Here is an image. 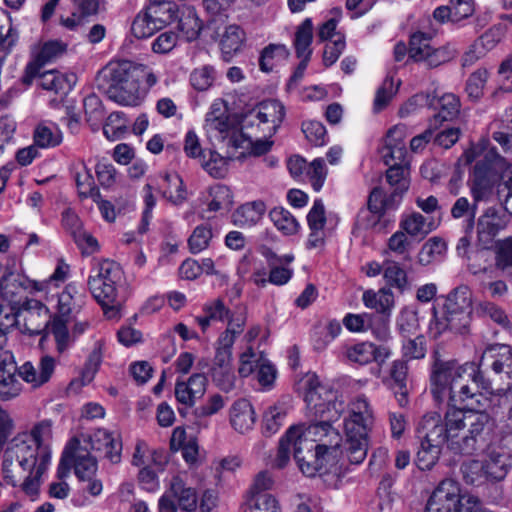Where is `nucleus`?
Listing matches in <instances>:
<instances>
[{"label":"nucleus","instance_id":"obj_1","mask_svg":"<svg viewBox=\"0 0 512 512\" xmlns=\"http://www.w3.org/2000/svg\"><path fill=\"white\" fill-rule=\"evenodd\" d=\"M431 393L438 403L449 398L466 402L478 394L500 393L512 387V348L494 344L485 349L479 364L435 358L431 370Z\"/></svg>","mask_w":512,"mask_h":512},{"label":"nucleus","instance_id":"obj_2","mask_svg":"<svg viewBox=\"0 0 512 512\" xmlns=\"http://www.w3.org/2000/svg\"><path fill=\"white\" fill-rule=\"evenodd\" d=\"M449 406L441 416V426L447 438V449L453 454L473 455L487 446L494 424L488 413L456 407L458 402L449 398Z\"/></svg>","mask_w":512,"mask_h":512},{"label":"nucleus","instance_id":"obj_3","mask_svg":"<svg viewBox=\"0 0 512 512\" xmlns=\"http://www.w3.org/2000/svg\"><path fill=\"white\" fill-rule=\"evenodd\" d=\"M299 435L296 428L287 430L279 441L273 466L278 469L284 468L290 460V449L293 447L294 459L304 475L314 477L328 473L336 464L328 461L326 456L314 447V443L304 440Z\"/></svg>","mask_w":512,"mask_h":512},{"label":"nucleus","instance_id":"obj_4","mask_svg":"<svg viewBox=\"0 0 512 512\" xmlns=\"http://www.w3.org/2000/svg\"><path fill=\"white\" fill-rule=\"evenodd\" d=\"M54 369L55 360L48 355L40 359L38 368L29 361L17 367L12 359L2 360L0 362V400L9 401L21 394L23 385L18 377L30 384L32 388H38L50 380Z\"/></svg>","mask_w":512,"mask_h":512},{"label":"nucleus","instance_id":"obj_5","mask_svg":"<svg viewBox=\"0 0 512 512\" xmlns=\"http://www.w3.org/2000/svg\"><path fill=\"white\" fill-rule=\"evenodd\" d=\"M374 425L373 410L364 395L350 403L349 416L344 420L345 453L351 464L362 463L368 452V435Z\"/></svg>","mask_w":512,"mask_h":512},{"label":"nucleus","instance_id":"obj_6","mask_svg":"<svg viewBox=\"0 0 512 512\" xmlns=\"http://www.w3.org/2000/svg\"><path fill=\"white\" fill-rule=\"evenodd\" d=\"M416 437L420 447L415 463L420 470H430L439 461L443 446H447V438L442 432L441 415L438 412L424 414L417 424Z\"/></svg>","mask_w":512,"mask_h":512},{"label":"nucleus","instance_id":"obj_7","mask_svg":"<svg viewBox=\"0 0 512 512\" xmlns=\"http://www.w3.org/2000/svg\"><path fill=\"white\" fill-rule=\"evenodd\" d=\"M137 72L138 69L129 62L110 67L104 74L107 80L104 90L108 98L124 106L139 105L142 98Z\"/></svg>","mask_w":512,"mask_h":512},{"label":"nucleus","instance_id":"obj_8","mask_svg":"<svg viewBox=\"0 0 512 512\" xmlns=\"http://www.w3.org/2000/svg\"><path fill=\"white\" fill-rule=\"evenodd\" d=\"M290 428H296L297 434L304 440L314 443V447L323 453L328 461L337 464L340 456L343 454L341 449L342 436L328 422H318L307 427L303 425H294Z\"/></svg>","mask_w":512,"mask_h":512},{"label":"nucleus","instance_id":"obj_9","mask_svg":"<svg viewBox=\"0 0 512 512\" xmlns=\"http://www.w3.org/2000/svg\"><path fill=\"white\" fill-rule=\"evenodd\" d=\"M47 467L48 465L42 464L40 461L38 468L34 469L3 457L2 475L8 485L19 487L25 495L33 500L38 496L42 476Z\"/></svg>","mask_w":512,"mask_h":512},{"label":"nucleus","instance_id":"obj_10","mask_svg":"<svg viewBox=\"0 0 512 512\" xmlns=\"http://www.w3.org/2000/svg\"><path fill=\"white\" fill-rule=\"evenodd\" d=\"M395 197L387 198L381 186L374 187L369 193L367 207H363L357 213L355 227L357 229H381V218L397 209L394 205Z\"/></svg>","mask_w":512,"mask_h":512},{"label":"nucleus","instance_id":"obj_11","mask_svg":"<svg viewBox=\"0 0 512 512\" xmlns=\"http://www.w3.org/2000/svg\"><path fill=\"white\" fill-rule=\"evenodd\" d=\"M466 496L461 495L458 483L443 480L433 491L426 504V512H466Z\"/></svg>","mask_w":512,"mask_h":512},{"label":"nucleus","instance_id":"obj_12","mask_svg":"<svg viewBox=\"0 0 512 512\" xmlns=\"http://www.w3.org/2000/svg\"><path fill=\"white\" fill-rule=\"evenodd\" d=\"M416 105H428L438 109L433 116L431 125H440L444 121H451L457 117L460 111L459 99L454 94H444L442 97L435 99L428 94L420 93L414 95L405 106L400 110L403 115L404 111L409 112L410 108Z\"/></svg>","mask_w":512,"mask_h":512},{"label":"nucleus","instance_id":"obj_13","mask_svg":"<svg viewBox=\"0 0 512 512\" xmlns=\"http://www.w3.org/2000/svg\"><path fill=\"white\" fill-rule=\"evenodd\" d=\"M497 179L493 162L488 155L476 162L469 180L470 191L475 202L488 200Z\"/></svg>","mask_w":512,"mask_h":512},{"label":"nucleus","instance_id":"obj_14","mask_svg":"<svg viewBox=\"0 0 512 512\" xmlns=\"http://www.w3.org/2000/svg\"><path fill=\"white\" fill-rule=\"evenodd\" d=\"M507 218L495 207H488L477 219V243L481 249H491L497 234L506 227Z\"/></svg>","mask_w":512,"mask_h":512},{"label":"nucleus","instance_id":"obj_15","mask_svg":"<svg viewBox=\"0 0 512 512\" xmlns=\"http://www.w3.org/2000/svg\"><path fill=\"white\" fill-rule=\"evenodd\" d=\"M67 44L60 40H50L45 42L40 51L37 53L35 58L29 62L24 70L22 76L23 84L29 86L34 82L36 74L42 69V67L55 61L66 53Z\"/></svg>","mask_w":512,"mask_h":512},{"label":"nucleus","instance_id":"obj_16","mask_svg":"<svg viewBox=\"0 0 512 512\" xmlns=\"http://www.w3.org/2000/svg\"><path fill=\"white\" fill-rule=\"evenodd\" d=\"M301 388L304 390V401L311 412L323 411L322 404L335 399V391L331 386L322 384L318 376L308 373L301 380Z\"/></svg>","mask_w":512,"mask_h":512},{"label":"nucleus","instance_id":"obj_17","mask_svg":"<svg viewBox=\"0 0 512 512\" xmlns=\"http://www.w3.org/2000/svg\"><path fill=\"white\" fill-rule=\"evenodd\" d=\"M472 311H457L443 309L440 317L434 309V322L431 323V329L436 330V334L440 335L446 331L455 334H467L470 331Z\"/></svg>","mask_w":512,"mask_h":512},{"label":"nucleus","instance_id":"obj_18","mask_svg":"<svg viewBox=\"0 0 512 512\" xmlns=\"http://www.w3.org/2000/svg\"><path fill=\"white\" fill-rule=\"evenodd\" d=\"M486 454L482 464L485 468L488 481L499 482L502 481L512 465L511 457L505 448L501 446L488 445L485 447Z\"/></svg>","mask_w":512,"mask_h":512},{"label":"nucleus","instance_id":"obj_19","mask_svg":"<svg viewBox=\"0 0 512 512\" xmlns=\"http://www.w3.org/2000/svg\"><path fill=\"white\" fill-rule=\"evenodd\" d=\"M66 455H71L74 473L78 480L97 474L98 463L92 456L87 446H81L80 441L73 438L66 446Z\"/></svg>","mask_w":512,"mask_h":512},{"label":"nucleus","instance_id":"obj_20","mask_svg":"<svg viewBox=\"0 0 512 512\" xmlns=\"http://www.w3.org/2000/svg\"><path fill=\"white\" fill-rule=\"evenodd\" d=\"M3 457L14 462L24 464L26 467L38 468L40 455L34 443L26 441L21 435L15 436L7 445Z\"/></svg>","mask_w":512,"mask_h":512},{"label":"nucleus","instance_id":"obj_21","mask_svg":"<svg viewBox=\"0 0 512 512\" xmlns=\"http://www.w3.org/2000/svg\"><path fill=\"white\" fill-rule=\"evenodd\" d=\"M27 442L34 443L40 455L42 464L49 465L51 461L50 441L52 439V421L42 420L35 424L29 433L20 434Z\"/></svg>","mask_w":512,"mask_h":512},{"label":"nucleus","instance_id":"obj_22","mask_svg":"<svg viewBox=\"0 0 512 512\" xmlns=\"http://www.w3.org/2000/svg\"><path fill=\"white\" fill-rule=\"evenodd\" d=\"M405 126L396 125L389 129L385 138V144L381 148V157L386 165L391 162H404L406 147L404 142Z\"/></svg>","mask_w":512,"mask_h":512},{"label":"nucleus","instance_id":"obj_23","mask_svg":"<svg viewBox=\"0 0 512 512\" xmlns=\"http://www.w3.org/2000/svg\"><path fill=\"white\" fill-rule=\"evenodd\" d=\"M38 85L44 90L53 91L54 93L66 94L75 84V75H65L57 70L39 71L34 78Z\"/></svg>","mask_w":512,"mask_h":512},{"label":"nucleus","instance_id":"obj_24","mask_svg":"<svg viewBox=\"0 0 512 512\" xmlns=\"http://www.w3.org/2000/svg\"><path fill=\"white\" fill-rule=\"evenodd\" d=\"M0 273L2 274L0 278L1 295L5 300L13 302L17 295L28 288V280L24 275L15 272L8 266H0Z\"/></svg>","mask_w":512,"mask_h":512},{"label":"nucleus","instance_id":"obj_25","mask_svg":"<svg viewBox=\"0 0 512 512\" xmlns=\"http://www.w3.org/2000/svg\"><path fill=\"white\" fill-rule=\"evenodd\" d=\"M94 299L101 305L107 318L113 319L119 316L120 303L117 301V288L107 282H100L98 289L88 286Z\"/></svg>","mask_w":512,"mask_h":512},{"label":"nucleus","instance_id":"obj_26","mask_svg":"<svg viewBox=\"0 0 512 512\" xmlns=\"http://www.w3.org/2000/svg\"><path fill=\"white\" fill-rule=\"evenodd\" d=\"M388 166L385 178L392 188V192L387 195V198L395 197L394 205L398 207L403 194L409 188L408 171L404 167L403 162H391Z\"/></svg>","mask_w":512,"mask_h":512},{"label":"nucleus","instance_id":"obj_27","mask_svg":"<svg viewBox=\"0 0 512 512\" xmlns=\"http://www.w3.org/2000/svg\"><path fill=\"white\" fill-rule=\"evenodd\" d=\"M230 422L239 433L251 430L255 423V412L247 399L236 400L230 410Z\"/></svg>","mask_w":512,"mask_h":512},{"label":"nucleus","instance_id":"obj_28","mask_svg":"<svg viewBox=\"0 0 512 512\" xmlns=\"http://www.w3.org/2000/svg\"><path fill=\"white\" fill-rule=\"evenodd\" d=\"M73 11L69 17H61V24L68 29H74L91 16L98 14L102 0H71Z\"/></svg>","mask_w":512,"mask_h":512},{"label":"nucleus","instance_id":"obj_29","mask_svg":"<svg viewBox=\"0 0 512 512\" xmlns=\"http://www.w3.org/2000/svg\"><path fill=\"white\" fill-rule=\"evenodd\" d=\"M121 275L122 272L117 263L110 260H103L92 268L87 285L94 286V290L98 289L100 282H107L116 286L121 279Z\"/></svg>","mask_w":512,"mask_h":512},{"label":"nucleus","instance_id":"obj_30","mask_svg":"<svg viewBox=\"0 0 512 512\" xmlns=\"http://www.w3.org/2000/svg\"><path fill=\"white\" fill-rule=\"evenodd\" d=\"M85 294L76 285L68 284L58 297V312L61 317H70L80 312L85 304Z\"/></svg>","mask_w":512,"mask_h":512},{"label":"nucleus","instance_id":"obj_31","mask_svg":"<svg viewBox=\"0 0 512 512\" xmlns=\"http://www.w3.org/2000/svg\"><path fill=\"white\" fill-rule=\"evenodd\" d=\"M408 365L404 360H396L392 363L390 377L392 380L391 388L397 398L400 406L408 403V385H407Z\"/></svg>","mask_w":512,"mask_h":512},{"label":"nucleus","instance_id":"obj_32","mask_svg":"<svg viewBox=\"0 0 512 512\" xmlns=\"http://www.w3.org/2000/svg\"><path fill=\"white\" fill-rule=\"evenodd\" d=\"M158 25L160 29L170 24L178 17V6L172 1L166 0H150L149 5L145 9Z\"/></svg>","mask_w":512,"mask_h":512},{"label":"nucleus","instance_id":"obj_33","mask_svg":"<svg viewBox=\"0 0 512 512\" xmlns=\"http://www.w3.org/2000/svg\"><path fill=\"white\" fill-rule=\"evenodd\" d=\"M74 179L81 199L91 198L99 199V188L95 185V181L91 170L87 168L84 161H80L74 166Z\"/></svg>","mask_w":512,"mask_h":512},{"label":"nucleus","instance_id":"obj_34","mask_svg":"<svg viewBox=\"0 0 512 512\" xmlns=\"http://www.w3.org/2000/svg\"><path fill=\"white\" fill-rule=\"evenodd\" d=\"M245 40L244 31L237 25H230L225 29L220 40L222 58L230 62L233 56L241 50Z\"/></svg>","mask_w":512,"mask_h":512},{"label":"nucleus","instance_id":"obj_35","mask_svg":"<svg viewBox=\"0 0 512 512\" xmlns=\"http://www.w3.org/2000/svg\"><path fill=\"white\" fill-rule=\"evenodd\" d=\"M170 491L178 501L181 510L192 512L197 507V494L191 487H186L179 476H174L170 483Z\"/></svg>","mask_w":512,"mask_h":512},{"label":"nucleus","instance_id":"obj_36","mask_svg":"<svg viewBox=\"0 0 512 512\" xmlns=\"http://www.w3.org/2000/svg\"><path fill=\"white\" fill-rule=\"evenodd\" d=\"M478 203L475 200L470 203L466 197H459L451 207L450 212L454 219L465 218L464 232L467 234L473 233Z\"/></svg>","mask_w":512,"mask_h":512},{"label":"nucleus","instance_id":"obj_37","mask_svg":"<svg viewBox=\"0 0 512 512\" xmlns=\"http://www.w3.org/2000/svg\"><path fill=\"white\" fill-rule=\"evenodd\" d=\"M178 29L183 38L190 42L196 40L201 32L202 24L195 10L187 7L182 10L179 17Z\"/></svg>","mask_w":512,"mask_h":512},{"label":"nucleus","instance_id":"obj_38","mask_svg":"<svg viewBox=\"0 0 512 512\" xmlns=\"http://www.w3.org/2000/svg\"><path fill=\"white\" fill-rule=\"evenodd\" d=\"M401 228L406 234L423 239L435 226L432 221L418 212H414L401 221Z\"/></svg>","mask_w":512,"mask_h":512},{"label":"nucleus","instance_id":"obj_39","mask_svg":"<svg viewBox=\"0 0 512 512\" xmlns=\"http://www.w3.org/2000/svg\"><path fill=\"white\" fill-rule=\"evenodd\" d=\"M313 40V24L310 18H306L296 29L295 38L293 41L297 57L309 55L311 56L312 50L310 49Z\"/></svg>","mask_w":512,"mask_h":512},{"label":"nucleus","instance_id":"obj_40","mask_svg":"<svg viewBox=\"0 0 512 512\" xmlns=\"http://www.w3.org/2000/svg\"><path fill=\"white\" fill-rule=\"evenodd\" d=\"M383 276L389 286L398 289L400 292L410 288L406 271L396 261L387 260L384 262Z\"/></svg>","mask_w":512,"mask_h":512},{"label":"nucleus","instance_id":"obj_41","mask_svg":"<svg viewBox=\"0 0 512 512\" xmlns=\"http://www.w3.org/2000/svg\"><path fill=\"white\" fill-rule=\"evenodd\" d=\"M443 309L472 311V293L469 287L460 285L453 289L446 297Z\"/></svg>","mask_w":512,"mask_h":512},{"label":"nucleus","instance_id":"obj_42","mask_svg":"<svg viewBox=\"0 0 512 512\" xmlns=\"http://www.w3.org/2000/svg\"><path fill=\"white\" fill-rule=\"evenodd\" d=\"M33 138L40 148L56 147L62 142V132L54 125L41 123L35 128Z\"/></svg>","mask_w":512,"mask_h":512},{"label":"nucleus","instance_id":"obj_43","mask_svg":"<svg viewBox=\"0 0 512 512\" xmlns=\"http://www.w3.org/2000/svg\"><path fill=\"white\" fill-rule=\"evenodd\" d=\"M290 55V51L284 44H269L260 55L259 66L264 72L273 70L275 61L286 60Z\"/></svg>","mask_w":512,"mask_h":512},{"label":"nucleus","instance_id":"obj_44","mask_svg":"<svg viewBox=\"0 0 512 512\" xmlns=\"http://www.w3.org/2000/svg\"><path fill=\"white\" fill-rule=\"evenodd\" d=\"M275 227L285 235H293L298 231L299 223L295 217L282 207L273 208L269 213Z\"/></svg>","mask_w":512,"mask_h":512},{"label":"nucleus","instance_id":"obj_45","mask_svg":"<svg viewBox=\"0 0 512 512\" xmlns=\"http://www.w3.org/2000/svg\"><path fill=\"white\" fill-rule=\"evenodd\" d=\"M245 321V316L242 314L236 317H231V319L228 321L227 329L220 335L218 339L217 348L231 351L236 337L243 331Z\"/></svg>","mask_w":512,"mask_h":512},{"label":"nucleus","instance_id":"obj_46","mask_svg":"<svg viewBox=\"0 0 512 512\" xmlns=\"http://www.w3.org/2000/svg\"><path fill=\"white\" fill-rule=\"evenodd\" d=\"M159 30L161 29L156 22L148 16L146 10L139 12L131 24V32L138 39L148 38Z\"/></svg>","mask_w":512,"mask_h":512},{"label":"nucleus","instance_id":"obj_47","mask_svg":"<svg viewBox=\"0 0 512 512\" xmlns=\"http://www.w3.org/2000/svg\"><path fill=\"white\" fill-rule=\"evenodd\" d=\"M445 250L446 244L442 239L438 237L430 238L426 243L423 244L418 253V263L422 266H427L434 262L437 256L442 255Z\"/></svg>","mask_w":512,"mask_h":512},{"label":"nucleus","instance_id":"obj_48","mask_svg":"<svg viewBox=\"0 0 512 512\" xmlns=\"http://www.w3.org/2000/svg\"><path fill=\"white\" fill-rule=\"evenodd\" d=\"M461 473L465 483L479 486L488 481L482 461L469 460L461 465Z\"/></svg>","mask_w":512,"mask_h":512},{"label":"nucleus","instance_id":"obj_49","mask_svg":"<svg viewBox=\"0 0 512 512\" xmlns=\"http://www.w3.org/2000/svg\"><path fill=\"white\" fill-rule=\"evenodd\" d=\"M489 73L481 68L473 72L466 81L465 91L472 101H478L483 96Z\"/></svg>","mask_w":512,"mask_h":512},{"label":"nucleus","instance_id":"obj_50","mask_svg":"<svg viewBox=\"0 0 512 512\" xmlns=\"http://www.w3.org/2000/svg\"><path fill=\"white\" fill-rule=\"evenodd\" d=\"M477 313L484 318H489L501 327L509 329L510 320L505 311L495 303L484 301L478 304Z\"/></svg>","mask_w":512,"mask_h":512},{"label":"nucleus","instance_id":"obj_51","mask_svg":"<svg viewBox=\"0 0 512 512\" xmlns=\"http://www.w3.org/2000/svg\"><path fill=\"white\" fill-rule=\"evenodd\" d=\"M216 79V70L211 65L195 68L190 74V83L198 91L209 89Z\"/></svg>","mask_w":512,"mask_h":512},{"label":"nucleus","instance_id":"obj_52","mask_svg":"<svg viewBox=\"0 0 512 512\" xmlns=\"http://www.w3.org/2000/svg\"><path fill=\"white\" fill-rule=\"evenodd\" d=\"M49 333H51L56 342V349L59 353H63L70 344V335L67 328L66 320L61 317L54 318L46 325Z\"/></svg>","mask_w":512,"mask_h":512},{"label":"nucleus","instance_id":"obj_53","mask_svg":"<svg viewBox=\"0 0 512 512\" xmlns=\"http://www.w3.org/2000/svg\"><path fill=\"white\" fill-rule=\"evenodd\" d=\"M497 196L504 210L512 215V167L502 172L497 186Z\"/></svg>","mask_w":512,"mask_h":512},{"label":"nucleus","instance_id":"obj_54","mask_svg":"<svg viewBox=\"0 0 512 512\" xmlns=\"http://www.w3.org/2000/svg\"><path fill=\"white\" fill-rule=\"evenodd\" d=\"M243 512H280V507L273 495L261 494L257 497H250Z\"/></svg>","mask_w":512,"mask_h":512},{"label":"nucleus","instance_id":"obj_55","mask_svg":"<svg viewBox=\"0 0 512 512\" xmlns=\"http://www.w3.org/2000/svg\"><path fill=\"white\" fill-rule=\"evenodd\" d=\"M209 194L212 197L208 203L209 211L217 212L222 209H228L232 205L231 190L226 185L218 184L211 187Z\"/></svg>","mask_w":512,"mask_h":512},{"label":"nucleus","instance_id":"obj_56","mask_svg":"<svg viewBox=\"0 0 512 512\" xmlns=\"http://www.w3.org/2000/svg\"><path fill=\"white\" fill-rule=\"evenodd\" d=\"M430 40L431 38L423 32L414 33L409 42V57L415 62H421L432 48Z\"/></svg>","mask_w":512,"mask_h":512},{"label":"nucleus","instance_id":"obj_57","mask_svg":"<svg viewBox=\"0 0 512 512\" xmlns=\"http://www.w3.org/2000/svg\"><path fill=\"white\" fill-rule=\"evenodd\" d=\"M367 330L375 335L379 340H386L389 337V322L390 316L381 313H370L367 314Z\"/></svg>","mask_w":512,"mask_h":512},{"label":"nucleus","instance_id":"obj_58","mask_svg":"<svg viewBox=\"0 0 512 512\" xmlns=\"http://www.w3.org/2000/svg\"><path fill=\"white\" fill-rule=\"evenodd\" d=\"M286 410L280 406L270 407L263 416V433L267 436L275 434L282 425Z\"/></svg>","mask_w":512,"mask_h":512},{"label":"nucleus","instance_id":"obj_59","mask_svg":"<svg viewBox=\"0 0 512 512\" xmlns=\"http://www.w3.org/2000/svg\"><path fill=\"white\" fill-rule=\"evenodd\" d=\"M347 358L354 363L365 365L373 361L374 344L370 342L357 343L346 350Z\"/></svg>","mask_w":512,"mask_h":512},{"label":"nucleus","instance_id":"obj_60","mask_svg":"<svg viewBox=\"0 0 512 512\" xmlns=\"http://www.w3.org/2000/svg\"><path fill=\"white\" fill-rule=\"evenodd\" d=\"M270 121L268 132L270 136L274 134L285 116L284 106L278 100H267L261 103Z\"/></svg>","mask_w":512,"mask_h":512},{"label":"nucleus","instance_id":"obj_61","mask_svg":"<svg viewBox=\"0 0 512 512\" xmlns=\"http://www.w3.org/2000/svg\"><path fill=\"white\" fill-rule=\"evenodd\" d=\"M84 110L86 119L91 126L98 127L105 117V111L101 100L94 94L84 99Z\"/></svg>","mask_w":512,"mask_h":512},{"label":"nucleus","instance_id":"obj_62","mask_svg":"<svg viewBox=\"0 0 512 512\" xmlns=\"http://www.w3.org/2000/svg\"><path fill=\"white\" fill-rule=\"evenodd\" d=\"M456 55V51L450 46H442L438 48H431L430 51L425 54L423 62L428 68L438 67L446 62L452 60Z\"/></svg>","mask_w":512,"mask_h":512},{"label":"nucleus","instance_id":"obj_63","mask_svg":"<svg viewBox=\"0 0 512 512\" xmlns=\"http://www.w3.org/2000/svg\"><path fill=\"white\" fill-rule=\"evenodd\" d=\"M212 238L211 228L206 225L197 226L188 239L190 251L194 254L208 247Z\"/></svg>","mask_w":512,"mask_h":512},{"label":"nucleus","instance_id":"obj_64","mask_svg":"<svg viewBox=\"0 0 512 512\" xmlns=\"http://www.w3.org/2000/svg\"><path fill=\"white\" fill-rule=\"evenodd\" d=\"M327 170L325 162L322 158L314 159L309 165H307L306 176L311 182L312 187L315 191H319L326 179Z\"/></svg>","mask_w":512,"mask_h":512}]
</instances>
